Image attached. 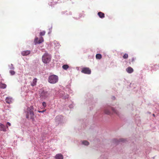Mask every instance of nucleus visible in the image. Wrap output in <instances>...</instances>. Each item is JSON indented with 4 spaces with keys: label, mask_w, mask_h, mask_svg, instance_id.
Here are the masks:
<instances>
[{
    "label": "nucleus",
    "mask_w": 159,
    "mask_h": 159,
    "mask_svg": "<svg viewBox=\"0 0 159 159\" xmlns=\"http://www.w3.org/2000/svg\"><path fill=\"white\" fill-rule=\"evenodd\" d=\"M45 34V32L43 31L40 33V35L41 36H44Z\"/></svg>",
    "instance_id": "21"
},
{
    "label": "nucleus",
    "mask_w": 159,
    "mask_h": 159,
    "mask_svg": "<svg viewBox=\"0 0 159 159\" xmlns=\"http://www.w3.org/2000/svg\"><path fill=\"white\" fill-rule=\"evenodd\" d=\"M56 159H63V156L61 153L56 154L55 157Z\"/></svg>",
    "instance_id": "10"
},
{
    "label": "nucleus",
    "mask_w": 159,
    "mask_h": 159,
    "mask_svg": "<svg viewBox=\"0 0 159 159\" xmlns=\"http://www.w3.org/2000/svg\"><path fill=\"white\" fill-rule=\"evenodd\" d=\"M55 121L58 124H61L63 121V117L61 115L57 116L56 117Z\"/></svg>",
    "instance_id": "4"
},
{
    "label": "nucleus",
    "mask_w": 159,
    "mask_h": 159,
    "mask_svg": "<svg viewBox=\"0 0 159 159\" xmlns=\"http://www.w3.org/2000/svg\"><path fill=\"white\" fill-rule=\"evenodd\" d=\"M100 159H102V158H105V156L104 155H101L100 157Z\"/></svg>",
    "instance_id": "25"
},
{
    "label": "nucleus",
    "mask_w": 159,
    "mask_h": 159,
    "mask_svg": "<svg viewBox=\"0 0 159 159\" xmlns=\"http://www.w3.org/2000/svg\"><path fill=\"white\" fill-rule=\"evenodd\" d=\"M37 79L36 78L34 79L32 83L31 84V85L32 86H34L36 85Z\"/></svg>",
    "instance_id": "16"
},
{
    "label": "nucleus",
    "mask_w": 159,
    "mask_h": 159,
    "mask_svg": "<svg viewBox=\"0 0 159 159\" xmlns=\"http://www.w3.org/2000/svg\"><path fill=\"white\" fill-rule=\"evenodd\" d=\"M126 71L129 73H131L134 71V70L130 66H129L126 69Z\"/></svg>",
    "instance_id": "8"
},
{
    "label": "nucleus",
    "mask_w": 159,
    "mask_h": 159,
    "mask_svg": "<svg viewBox=\"0 0 159 159\" xmlns=\"http://www.w3.org/2000/svg\"><path fill=\"white\" fill-rule=\"evenodd\" d=\"M7 87V85L4 83H2V82H0V88L4 89Z\"/></svg>",
    "instance_id": "14"
},
{
    "label": "nucleus",
    "mask_w": 159,
    "mask_h": 159,
    "mask_svg": "<svg viewBox=\"0 0 159 159\" xmlns=\"http://www.w3.org/2000/svg\"><path fill=\"white\" fill-rule=\"evenodd\" d=\"M7 125H8L9 126H11V123H9V122H7Z\"/></svg>",
    "instance_id": "30"
},
{
    "label": "nucleus",
    "mask_w": 159,
    "mask_h": 159,
    "mask_svg": "<svg viewBox=\"0 0 159 159\" xmlns=\"http://www.w3.org/2000/svg\"><path fill=\"white\" fill-rule=\"evenodd\" d=\"M48 94L47 92L43 91L40 93V96L42 98H45L46 97L48 96Z\"/></svg>",
    "instance_id": "7"
},
{
    "label": "nucleus",
    "mask_w": 159,
    "mask_h": 159,
    "mask_svg": "<svg viewBox=\"0 0 159 159\" xmlns=\"http://www.w3.org/2000/svg\"><path fill=\"white\" fill-rule=\"evenodd\" d=\"M33 110L34 108L32 106H30V107L26 106L24 109V113L26 118L29 120H31L32 121L34 120Z\"/></svg>",
    "instance_id": "1"
},
{
    "label": "nucleus",
    "mask_w": 159,
    "mask_h": 159,
    "mask_svg": "<svg viewBox=\"0 0 159 159\" xmlns=\"http://www.w3.org/2000/svg\"><path fill=\"white\" fill-rule=\"evenodd\" d=\"M69 106L70 108H72L74 107V106L73 104L70 105Z\"/></svg>",
    "instance_id": "26"
},
{
    "label": "nucleus",
    "mask_w": 159,
    "mask_h": 159,
    "mask_svg": "<svg viewBox=\"0 0 159 159\" xmlns=\"http://www.w3.org/2000/svg\"><path fill=\"white\" fill-rule=\"evenodd\" d=\"M5 102L8 104H10L12 102L11 100H5Z\"/></svg>",
    "instance_id": "23"
},
{
    "label": "nucleus",
    "mask_w": 159,
    "mask_h": 159,
    "mask_svg": "<svg viewBox=\"0 0 159 159\" xmlns=\"http://www.w3.org/2000/svg\"><path fill=\"white\" fill-rule=\"evenodd\" d=\"M45 111V110H43V111H38V112H39V113H43Z\"/></svg>",
    "instance_id": "27"
},
{
    "label": "nucleus",
    "mask_w": 159,
    "mask_h": 159,
    "mask_svg": "<svg viewBox=\"0 0 159 159\" xmlns=\"http://www.w3.org/2000/svg\"><path fill=\"white\" fill-rule=\"evenodd\" d=\"M81 72L84 74H90L91 73V70L89 68L84 67L82 68Z\"/></svg>",
    "instance_id": "5"
},
{
    "label": "nucleus",
    "mask_w": 159,
    "mask_h": 159,
    "mask_svg": "<svg viewBox=\"0 0 159 159\" xmlns=\"http://www.w3.org/2000/svg\"><path fill=\"white\" fill-rule=\"evenodd\" d=\"M12 98L11 97H8L6 98V99H11Z\"/></svg>",
    "instance_id": "28"
},
{
    "label": "nucleus",
    "mask_w": 159,
    "mask_h": 159,
    "mask_svg": "<svg viewBox=\"0 0 159 159\" xmlns=\"http://www.w3.org/2000/svg\"><path fill=\"white\" fill-rule=\"evenodd\" d=\"M42 105H43V107H46V103L45 102H43L42 103Z\"/></svg>",
    "instance_id": "24"
},
{
    "label": "nucleus",
    "mask_w": 159,
    "mask_h": 159,
    "mask_svg": "<svg viewBox=\"0 0 159 159\" xmlns=\"http://www.w3.org/2000/svg\"><path fill=\"white\" fill-rule=\"evenodd\" d=\"M102 55L100 54H97L96 55V57L97 59H100L102 58Z\"/></svg>",
    "instance_id": "17"
},
{
    "label": "nucleus",
    "mask_w": 159,
    "mask_h": 159,
    "mask_svg": "<svg viewBox=\"0 0 159 159\" xmlns=\"http://www.w3.org/2000/svg\"><path fill=\"white\" fill-rule=\"evenodd\" d=\"M152 115H153V116H154V117L155 116V115H154V114H152Z\"/></svg>",
    "instance_id": "31"
},
{
    "label": "nucleus",
    "mask_w": 159,
    "mask_h": 159,
    "mask_svg": "<svg viewBox=\"0 0 159 159\" xmlns=\"http://www.w3.org/2000/svg\"><path fill=\"white\" fill-rule=\"evenodd\" d=\"M135 59L134 58H132L131 59V61L132 62H133L134 61Z\"/></svg>",
    "instance_id": "29"
},
{
    "label": "nucleus",
    "mask_w": 159,
    "mask_h": 159,
    "mask_svg": "<svg viewBox=\"0 0 159 159\" xmlns=\"http://www.w3.org/2000/svg\"><path fill=\"white\" fill-rule=\"evenodd\" d=\"M10 73L11 75H14L15 74V72L13 70H10Z\"/></svg>",
    "instance_id": "22"
},
{
    "label": "nucleus",
    "mask_w": 159,
    "mask_h": 159,
    "mask_svg": "<svg viewBox=\"0 0 159 159\" xmlns=\"http://www.w3.org/2000/svg\"><path fill=\"white\" fill-rule=\"evenodd\" d=\"M58 80V77L57 76L52 75L49 76L48 79V82L54 84L57 82Z\"/></svg>",
    "instance_id": "2"
},
{
    "label": "nucleus",
    "mask_w": 159,
    "mask_h": 159,
    "mask_svg": "<svg viewBox=\"0 0 159 159\" xmlns=\"http://www.w3.org/2000/svg\"><path fill=\"white\" fill-rule=\"evenodd\" d=\"M51 56L47 53H45L42 57L43 62L45 64L49 63L51 60Z\"/></svg>",
    "instance_id": "3"
},
{
    "label": "nucleus",
    "mask_w": 159,
    "mask_h": 159,
    "mask_svg": "<svg viewBox=\"0 0 159 159\" xmlns=\"http://www.w3.org/2000/svg\"><path fill=\"white\" fill-rule=\"evenodd\" d=\"M128 57V55L127 54L125 53L124 54L123 57L124 59H127Z\"/></svg>",
    "instance_id": "20"
},
{
    "label": "nucleus",
    "mask_w": 159,
    "mask_h": 159,
    "mask_svg": "<svg viewBox=\"0 0 159 159\" xmlns=\"http://www.w3.org/2000/svg\"><path fill=\"white\" fill-rule=\"evenodd\" d=\"M110 108H111V110L113 111L116 114L118 115V112L114 108H113L112 107H111Z\"/></svg>",
    "instance_id": "18"
},
{
    "label": "nucleus",
    "mask_w": 159,
    "mask_h": 159,
    "mask_svg": "<svg viewBox=\"0 0 159 159\" xmlns=\"http://www.w3.org/2000/svg\"><path fill=\"white\" fill-rule=\"evenodd\" d=\"M64 70H67L69 68V66L67 65H64L62 66Z\"/></svg>",
    "instance_id": "19"
},
{
    "label": "nucleus",
    "mask_w": 159,
    "mask_h": 159,
    "mask_svg": "<svg viewBox=\"0 0 159 159\" xmlns=\"http://www.w3.org/2000/svg\"><path fill=\"white\" fill-rule=\"evenodd\" d=\"M98 14L99 17L101 18H104L105 17L104 14L101 12H98Z\"/></svg>",
    "instance_id": "15"
},
{
    "label": "nucleus",
    "mask_w": 159,
    "mask_h": 159,
    "mask_svg": "<svg viewBox=\"0 0 159 159\" xmlns=\"http://www.w3.org/2000/svg\"><path fill=\"white\" fill-rule=\"evenodd\" d=\"M0 130L3 131H5L6 130V127L1 123H0Z\"/></svg>",
    "instance_id": "9"
},
{
    "label": "nucleus",
    "mask_w": 159,
    "mask_h": 159,
    "mask_svg": "<svg viewBox=\"0 0 159 159\" xmlns=\"http://www.w3.org/2000/svg\"><path fill=\"white\" fill-rule=\"evenodd\" d=\"M30 53V52L29 50H27L22 51L21 52V54L23 56H27Z\"/></svg>",
    "instance_id": "11"
},
{
    "label": "nucleus",
    "mask_w": 159,
    "mask_h": 159,
    "mask_svg": "<svg viewBox=\"0 0 159 159\" xmlns=\"http://www.w3.org/2000/svg\"><path fill=\"white\" fill-rule=\"evenodd\" d=\"M43 37H41L39 40H38V38L37 37H36L34 40V42L35 44L37 43H40L43 41Z\"/></svg>",
    "instance_id": "6"
},
{
    "label": "nucleus",
    "mask_w": 159,
    "mask_h": 159,
    "mask_svg": "<svg viewBox=\"0 0 159 159\" xmlns=\"http://www.w3.org/2000/svg\"><path fill=\"white\" fill-rule=\"evenodd\" d=\"M3 80V79H1V80Z\"/></svg>",
    "instance_id": "32"
},
{
    "label": "nucleus",
    "mask_w": 159,
    "mask_h": 159,
    "mask_svg": "<svg viewBox=\"0 0 159 159\" xmlns=\"http://www.w3.org/2000/svg\"><path fill=\"white\" fill-rule=\"evenodd\" d=\"M81 142L82 144L85 146H88L89 144V143L87 140L82 141Z\"/></svg>",
    "instance_id": "13"
},
{
    "label": "nucleus",
    "mask_w": 159,
    "mask_h": 159,
    "mask_svg": "<svg viewBox=\"0 0 159 159\" xmlns=\"http://www.w3.org/2000/svg\"><path fill=\"white\" fill-rule=\"evenodd\" d=\"M104 113L107 115H110L111 114V111L109 108H106L104 110Z\"/></svg>",
    "instance_id": "12"
}]
</instances>
